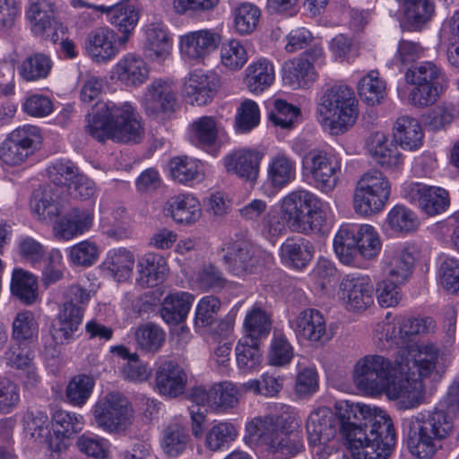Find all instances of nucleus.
<instances>
[{"label": "nucleus", "instance_id": "f257e3e1", "mask_svg": "<svg viewBox=\"0 0 459 459\" xmlns=\"http://www.w3.org/2000/svg\"><path fill=\"white\" fill-rule=\"evenodd\" d=\"M450 364L448 355L435 344L412 346L394 359L370 353L353 365L351 377L356 388L369 397L385 395L398 400L403 410L420 405L426 385L438 382Z\"/></svg>", "mask_w": 459, "mask_h": 459}, {"label": "nucleus", "instance_id": "f03ea898", "mask_svg": "<svg viewBox=\"0 0 459 459\" xmlns=\"http://www.w3.org/2000/svg\"><path fill=\"white\" fill-rule=\"evenodd\" d=\"M339 433L353 459H386L395 443L396 432L382 409L347 400L335 403Z\"/></svg>", "mask_w": 459, "mask_h": 459}, {"label": "nucleus", "instance_id": "7ed1b4c3", "mask_svg": "<svg viewBox=\"0 0 459 459\" xmlns=\"http://www.w3.org/2000/svg\"><path fill=\"white\" fill-rule=\"evenodd\" d=\"M439 407L402 420L406 447L417 459H434L453 437L455 424L448 414L459 415V376L449 386Z\"/></svg>", "mask_w": 459, "mask_h": 459}, {"label": "nucleus", "instance_id": "20e7f679", "mask_svg": "<svg viewBox=\"0 0 459 459\" xmlns=\"http://www.w3.org/2000/svg\"><path fill=\"white\" fill-rule=\"evenodd\" d=\"M329 211V204L314 193L295 189L279 201V212H271L264 218V232L277 237L287 228L305 235L321 231Z\"/></svg>", "mask_w": 459, "mask_h": 459}, {"label": "nucleus", "instance_id": "39448f33", "mask_svg": "<svg viewBox=\"0 0 459 459\" xmlns=\"http://www.w3.org/2000/svg\"><path fill=\"white\" fill-rule=\"evenodd\" d=\"M87 131L100 142L139 143L144 135L141 117L128 101H98L89 115Z\"/></svg>", "mask_w": 459, "mask_h": 459}, {"label": "nucleus", "instance_id": "423d86ee", "mask_svg": "<svg viewBox=\"0 0 459 459\" xmlns=\"http://www.w3.org/2000/svg\"><path fill=\"white\" fill-rule=\"evenodd\" d=\"M245 429L246 438L271 459H290L305 450L301 432L287 420L258 416L249 420Z\"/></svg>", "mask_w": 459, "mask_h": 459}, {"label": "nucleus", "instance_id": "0eeeda50", "mask_svg": "<svg viewBox=\"0 0 459 459\" xmlns=\"http://www.w3.org/2000/svg\"><path fill=\"white\" fill-rule=\"evenodd\" d=\"M359 116L358 100L353 90L345 84H335L323 93L316 108V119L333 135L352 127Z\"/></svg>", "mask_w": 459, "mask_h": 459}, {"label": "nucleus", "instance_id": "6e6552de", "mask_svg": "<svg viewBox=\"0 0 459 459\" xmlns=\"http://www.w3.org/2000/svg\"><path fill=\"white\" fill-rule=\"evenodd\" d=\"M436 328V322L430 316H393L391 312H387L385 318L374 328L373 342L382 351L395 346L405 348L402 351H406L412 346L428 345L429 343H409L412 337L433 333Z\"/></svg>", "mask_w": 459, "mask_h": 459}, {"label": "nucleus", "instance_id": "1a4fd4ad", "mask_svg": "<svg viewBox=\"0 0 459 459\" xmlns=\"http://www.w3.org/2000/svg\"><path fill=\"white\" fill-rule=\"evenodd\" d=\"M404 81L412 86L408 101L417 108H427L437 101L446 89L443 68L432 61L411 65L404 72Z\"/></svg>", "mask_w": 459, "mask_h": 459}, {"label": "nucleus", "instance_id": "9d476101", "mask_svg": "<svg viewBox=\"0 0 459 459\" xmlns=\"http://www.w3.org/2000/svg\"><path fill=\"white\" fill-rule=\"evenodd\" d=\"M91 424L110 435H120L132 426L134 412L132 403L120 392H108L99 397L91 411Z\"/></svg>", "mask_w": 459, "mask_h": 459}, {"label": "nucleus", "instance_id": "9b49d317", "mask_svg": "<svg viewBox=\"0 0 459 459\" xmlns=\"http://www.w3.org/2000/svg\"><path fill=\"white\" fill-rule=\"evenodd\" d=\"M391 184L384 173L370 169L358 180L353 193V208L357 214L368 217L380 212L387 204Z\"/></svg>", "mask_w": 459, "mask_h": 459}, {"label": "nucleus", "instance_id": "f8f14e48", "mask_svg": "<svg viewBox=\"0 0 459 459\" xmlns=\"http://www.w3.org/2000/svg\"><path fill=\"white\" fill-rule=\"evenodd\" d=\"M302 166L322 191L330 192L335 187L342 163L333 152L312 149L304 156Z\"/></svg>", "mask_w": 459, "mask_h": 459}, {"label": "nucleus", "instance_id": "ddd939ff", "mask_svg": "<svg viewBox=\"0 0 459 459\" xmlns=\"http://www.w3.org/2000/svg\"><path fill=\"white\" fill-rule=\"evenodd\" d=\"M221 42V34L212 29L188 31L178 38L179 53L186 63L204 65Z\"/></svg>", "mask_w": 459, "mask_h": 459}, {"label": "nucleus", "instance_id": "4468645a", "mask_svg": "<svg viewBox=\"0 0 459 459\" xmlns=\"http://www.w3.org/2000/svg\"><path fill=\"white\" fill-rule=\"evenodd\" d=\"M305 429L308 446L313 448V452L340 444L337 438V420L328 407L313 410L307 418Z\"/></svg>", "mask_w": 459, "mask_h": 459}, {"label": "nucleus", "instance_id": "2eb2a0df", "mask_svg": "<svg viewBox=\"0 0 459 459\" xmlns=\"http://www.w3.org/2000/svg\"><path fill=\"white\" fill-rule=\"evenodd\" d=\"M338 298L349 311L362 312L374 303V285L368 275L351 273L345 275L338 289Z\"/></svg>", "mask_w": 459, "mask_h": 459}, {"label": "nucleus", "instance_id": "dca6fc26", "mask_svg": "<svg viewBox=\"0 0 459 459\" xmlns=\"http://www.w3.org/2000/svg\"><path fill=\"white\" fill-rule=\"evenodd\" d=\"M189 397L197 405L216 411H227L236 408L241 398L238 384L230 381L216 383L208 388L194 387Z\"/></svg>", "mask_w": 459, "mask_h": 459}, {"label": "nucleus", "instance_id": "f3484780", "mask_svg": "<svg viewBox=\"0 0 459 459\" xmlns=\"http://www.w3.org/2000/svg\"><path fill=\"white\" fill-rule=\"evenodd\" d=\"M401 195L429 216L439 214L449 206L448 192L439 186L420 182H404L401 186Z\"/></svg>", "mask_w": 459, "mask_h": 459}, {"label": "nucleus", "instance_id": "a211bd4d", "mask_svg": "<svg viewBox=\"0 0 459 459\" xmlns=\"http://www.w3.org/2000/svg\"><path fill=\"white\" fill-rule=\"evenodd\" d=\"M420 249L413 242L386 249L381 260L383 274L389 280L405 283L411 277Z\"/></svg>", "mask_w": 459, "mask_h": 459}, {"label": "nucleus", "instance_id": "6ab92c4d", "mask_svg": "<svg viewBox=\"0 0 459 459\" xmlns=\"http://www.w3.org/2000/svg\"><path fill=\"white\" fill-rule=\"evenodd\" d=\"M126 37H118V33L108 26L92 30L87 36L85 50L96 63H108L126 48Z\"/></svg>", "mask_w": 459, "mask_h": 459}, {"label": "nucleus", "instance_id": "aec40b11", "mask_svg": "<svg viewBox=\"0 0 459 459\" xmlns=\"http://www.w3.org/2000/svg\"><path fill=\"white\" fill-rule=\"evenodd\" d=\"M142 105L146 115L152 118L175 112L178 105L176 85L171 81L154 80L146 87Z\"/></svg>", "mask_w": 459, "mask_h": 459}, {"label": "nucleus", "instance_id": "412c9836", "mask_svg": "<svg viewBox=\"0 0 459 459\" xmlns=\"http://www.w3.org/2000/svg\"><path fill=\"white\" fill-rule=\"evenodd\" d=\"M220 85L214 72L195 69L185 77L182 92L190 104L204 106L212 100Z\"/></svg>", "mask_w": 459, "mask_h": 459}, {"label": "nucleus", "instance_id": "4be33fe9", "mask_svg": "<svg viewBox=\"0 0 459 459\" xmlns=\"http://www.w3.org/2000/svg\"><path fill=\"white\" fill-rule=\"evenodd\" d=\"M222 259L229 270L236 275L254 273L262 266V251L244 240L229 242L222 249Z\"/></svg>", "mask_w": 459, "mask_h": 459}, {"label": "nucleus", "instance_id": "5701e85b", "mask_svg": "<svg viewBox=\"0 0 459 459\" xmlns=\"http://www.w3.org/2000/svg\"><path fill=\"white\" fill-rule=\"evenodd\" d=\"M264 152L256 149H238L223 159L227 173L249 183H255L260 173Z\"/></svg>", "mask_w": 459, "mask_h": 459}, {"label": "nucleus", "instance_id": "b1692460", "mask_svg": "<svg viewBox=\"0 0 459 459\" xmlns=\"http://www.w3.org/2000/svg\"><path fill=\"white\" fill-rule=\"evenodd\" d=\"M93 223L94 209L92 206L76 207L55 221L53 232L57 239L69 241L90 231Z\"/></svg>", "mask_w": 459, "mask_h": 459}, {"label": "nucleus", "instance_id": "393cba45", "mask_svg": "<svg viewBox=\"0 0 459 459\" xmlns=\"http://www.w3.org/2000/svg\"><path fill=\"white\" fill-rule=\"evenodd\" d=\"M367 148L376 162L385 170L398 173L403 169V155L396 143L389 141L385 133H371L367 140Z\"/></svg>", "mask_w": 459, "mask_h": 459}, {"label": "nucleus", "instance_id": "a878e982", "mask_svg": "<svg viewBox=\"0 0 459 459\" xmlns=\"http://www.w3.org/2000/svg\"><path fill=\"white\" fill-rule=\"evenodd\" d=\"M85 424L82 415L67 411H56L52 419L53 437L48 441V449L55 453H62L67 449L66 440L80 433Z\"/></svg>", "mask_w": 459, "mask_h": 459}, {"label": "nucleus", "instance_id": "bb28decb", "mask_svg": "<svg viewBox=\"0 0 459 459\" xmlns=\"http://www.w3.org/2000/svg\"><path fill=\"white\" fill-rule=\"evenodd\" d=\"M34 350L30 342L15 341L4 352L8 366L21 371V377L26 387H34L39 382V376L34 365Z\"/></svg>", "mask_w": 459, "mask_h": 459}, {"label": "nucleus", "instance_id": "cd10ccee", "mask_svg": "<svg viewBox=\"0 0 459 459\" xmlns=\"http://www.w3.org/2000/svg\"><path fill=\"white\" fill-rule=\"evenodd\" d=\"M149 74V66L141 56L127 53L112 67L111 79L126 87L137 88L148 80Z\"/></svg>", "mask_w": 459, "mask_h": 459}, {"label": "nucleus", "instance_id": "c85d7f7f", "mask_svg": "<svg viewBox=\"0 0 459 459\" xmlns=\"http://www.w3.org/2000/svg\"><path fill=\"white\" fill-rule=\"evenodd\" d=\"M94 8L108 15L110 24L120 33L118 37H126L125 41L128 43L139 20L134 5L128 1H122L112 6L100 4Z\"/></svg>", "mask_w": 459, "mask_h": 459}, {"label": "nucleus", "instance_id": "c756f323", "mask_svg": "<svg viewBox=\"0 0 459 459\" xmlns=\"http://www.w3.org/2000/svg\"><path fill=\"white\" fill-rule=\"evenodd\" d=\"M296 336L299 339L318 342L326 334V323L323 314L313 308L301 311L290 323Z\"/></svg>", "mask_w": 459, "mask_h": 459}, {"label": "nucleus", "instance_id": "7c9ffc66", "mask_svg": "<svg viewBox=\"0 0 459 459\" xmlns=\"http://www.w3.org/2000/svg\"><path fill=\"white\" fill-rule=\"evenodd\" d=\"M137 282L143 287H155L162 283L169 274L167 259L160 254L149 252L137 263Z\"/></svg>", "mask_w": 459, "mask_h": 459}, {"label": "nucleus", "instance_id": "2f4dec72", "mask_svg": "<svg viewBox=\"0 0 459 459\" xmlns=\"http://www.w3.org/2000/svg\"><path fill=\"white\" fill-rule=\"evenodd\" d=\"M275 80V68L272 60L258 57L245 69L244 83L253 94H261L269 89Z\"/></svg>", "mask_w": 459, "mask_h": 459}, {"label": "nucleus", "instance_id": "473e14b6", "mask_svg": "<svg viewBox=\"0 0 459 459\" xmlns=\"http://www.w3.org/2000/svg\"><path fill=\"white\" fill-rule=\"evenodd\" d=\"M156 386L159 392L169 397H177L185 391L187 375L185 370L174 361H165L156 371Z\"/></svg>", "mask_w": 459, "mask_h": 459}, {"label": "nucleus", "instance_id": "72a5a7b5", "mask_svg": "<svg viewBox=\"0 0 459 459\" xmlns=\"http://www.w3.org/2000/svg\"><path fill=\"white\" fill-rule=\"evenodd\" d=\"M169 172L173 181L184 186H193L205 178L204 165L195 158L176 156L169 161Z\"/></svg>", "mask_w": 459, "mask_h": 459}, {"label": "nucleus", "instance_id": "f704fd0d", "mask_svg": "<svg viewBox=\"0 0 459 459\" xmlns=\"http://www.w3.org/2000/svg\"><path fill=\"white\" fill-rule=\"evenodd\" d=\"M295 160L284 152L272 156L266 167V183L275 190H281L296 178Z\"/></svg>", "mask_w": 459, "mask_h": 459}, {"label": "nucleus", "instance_id": "c9c22d12", "mask_svg": "<svg viewBox=\"0 0 459 459\" xmlns=\"http://www.w3.org/2000/svg\"><path fill=\"white\" fill-rule=\"evenodd\" d=\"M165 210L178 224L190 225L197 221L202 215L198 199L191 194H180L171 197Z\"/></svg>", "mask_w": 459, "mask_h": 459}, {"label": "nucleus", "instance_id": "e433bc0d", "mask_svg": "<svg viewBox=\"0 0 459 459\" xmlns=\"http://www.w3.org/2000/svg\"><path fill=\"white\" fill-rule=\"evenodd\" d=\"M418 215L403 204H396L387 212L384 221V230L391 234L404 237L418 230Z\"/></svg>", "mask_w": 459, "mask_h": 459}, {"label": "nucleus", "instance_id": "4c0bfd02", "mask_svg": "<svg viewBox=\"0 0 459 459\" xmlns=\"http://www.w3.org/2000/svg\"><path fill=\"white\" fill-rule=\"evenodd\" d=\"M280 256L288 266L302 269L312 260L314 247L304 238H288L281 246Z\"/></svg>", "mask_w": 459, "mask_h": 459}, {"label": "nucleus", "instance_id": "58836bf2", "mask_svg": "<svg viewBox=\"0 0 459 459\" xmlns=\"http://www.w3.org/2000/svg\"><path fill=\"white\" fill-rule=\"evenodd\" d=\"M359 229V224L344 223L334 236L333 250L343 264L351 265L356 261Z\"/></svg>", "mask_w": 459, "mask_h": 459}, {"label": "nucleus", "instance_id": "ea45409f", "mask_svg": "<svg viewBox=\"0 0 459 459\" xmlns=\"http://www.w3.org/2000/svg\"><path fill=\"white\" fill-rule=\"evenodd\" d=\"M194 300L195 296L190 292H170L163 299L160 316L168 324H180L186 319Z\"/></svg>", "mask_w": 459, "mask_h": 459}, {"label": "nucleus", "instance_id": "a19ab883", "mask_svg": "<svg viewBox=\"0 0 459 459\" xmlns=\"http://www.w3.org/2000/svg\"><path fill=\"white\" fill-rule=\"evenodd\" d=\"M189 435L182 418H175L162 430L160 447L169 457H177L186 448Z\"/></svg>", "mask_w": 459, "mask_h": 459}, {"label": "nucleus", "instance_id": "79ce46f5", "mask_svg": "<svg viewBox=\"0 0 459 459\" xmlns=\"http://www.w3.org/2000/svg\"><path fill=\"white\" fill-rule=\"evenodd\" d=\"M144 50L150 58L165 60L172 49V39L169 30L161 24L152 23L145 29Z\"/></svg>", "mask_w": 459, "mask_h": 459}, {"label": "nucleus", "instance_id": "37998d69", "mask_svg": "<svg viewBox=\"0 0 459 459\" xmlns=\"http://www.w3.org/2000/svg\"><path fill=\"white\" fill-rule=\"evenodd\" d=\"M394 136L399 145L408 151H416L423 144V130L420 122L410 116H402L395 121Z\"/></svg>", "mask_w": 459, "mask_h": 459}, {"label": "nucleus", "instance_id": "c03bdc74", "mask_svg": "<svg viewBox=\"0 0 459 459\" xmlns=\"http://www.w3.org/2000/svg\"><path fill=\"white\" fill-rule=\"evenodd\" d=\"M317 79L315 67L308 60L296 58L285 64L282 81L292 89H305Z\"/></svg>", "mask_w": 459, "mask_h": 459}, {"label": "nucleus", "instance_id": "a18cd8bd", "mask_svg": "<svg viewBox=\"0 0 459 459\" xmlns=\"http://www.w3.org/2000/svg\"><path fill=\"white\" fill-rule=\"evenodd\" d=\"M111 351L126 360L120 368V375L125 380L142 383L150 378L152 368L147 363L141 360L136 353H131L126 347L122 345L112 347Z\"/></svg>", "mask_w": 459, "mask_h": 459}, {"label": "nucleus", "instance_id": "49530a36", "mask_svg": "<svg viewBox=\"0 0 459 459\" xmlns=\"http://www.w3.org/2000/svg\"><path fill=\"white\" fill-rule=\"evenodd\" d=\"M82 315L59 307L50 328L55 342L64 344L73 341L82 325Z\"/></svg>", "mask_w": 459, "mask_h": 459}, {"label": "nucleus", "instance_id": "de8ad7c7", "mask_svg": "<svg viewBox=\"0 0 459 459\" xmlns=\"http://www.w3.org/2000/svg\"><path fill=\"white\" fill-rule=\"evenodd\" d=\"M220 133L216 117L204 116L194 120L188 128L189 141L195 146L206 149L213 146Z\"/></svg>", "mask_w": 459, "mask_h": 459}, {"label": "nucleus", "instance_id": "09e8293b", "mask_svg": "<svg viewBox=\"0 0 459 459\" xmlns=\"http://www.w3.org/2000/svg\"><path fill=\"white\" fill-rule=\"evenodd\" d=\"M134 265V254L126 247L110 249L101 264L103 270L117 281L128 279L132 274Z\"/></svg>", "mask_w": 459, "mask_h": 459}, {"label": "nucleus", "instance_id": "8fccbe9b", "mask_svg": "<svg viewBox=\"0 0 459 459\" xmlns=\"http://www.w3.org/2000/svg\"><path fill=\"white\" fill-rule=\"evenodd\" d=\"M398 13L410 26L417 29L427 23L434 14L431 0H396Z\"/></svg>", "mask_w": 459, "mask_h": 459}, {"label": "nucleus", "instance_id": "3c124183", "mask_svg": "<svg viewBox=\"0 0 459 459\" xmlns=\"http://www.w3.org/2000/svg\"><path fill=\"white\" fill-rule=\"evenodd\" d=\"M232 18L235 33L247 36L256 30L261 19V10L252 3L243 2L233 8Z\"/></svg>", "mask_w": 459, "mask_h": 459}, {"label": "nucleus", "instance_id": "603ef678", "mask_svg": "<svg viewBox=\"0 0 459 459\" xmlns=\"http://www.w3.org/2000/svg\"><path fill=\"white\" fill-rule=\"evenodd\" d=\"M221 307V299L213 295L203 297L195 309L194 327L195 332L204 334L217 322Z\"/></svg>", "mask_w": 459, "mask_h": 459}, {"label": "nucleus", "instance_id": "864d4df0", "mask_svg": "<svg viewBox=\"0 0 459 459\" xmlns=\"http://www.w3.org/2000/svg\"><path fill=\"white\" fill-rule=\"evenodd\" d=\"M52 66L53 63L49 56L44 53H34L22 61L18 66V74L26 82H37L46 79Z\"/></svg>", "mask_w": 459, "mask_h": 459}, {"label": "nucleus", "instance_id": "5fc2aeb1", "mask_svg": "<svg viewBox=\"0 0 459 459\" xmlns=\"http://www.w3.org/2000/svg\"><path fill=\"white\" fill-rule=\"evenodd\" d=\"M11 290L21 301L31 305L36 302L39 295L37 278L22 269H14L12 276Z\"/></svg>", "mask_w": 459, "mask_h": 459}, {"label": "nucleus", "instance_id": "6e6d98bb", "mask_svg": "<svg viewBox=\"0 0 459 459\" xmlns=\"http://www.w3.org/2000/svg\"><path fill=\"white\" fill-rule=\"evenodd\" d=\"M75 446L79 452L93 459H109L111 455V442L90 431L78 437Z\"/></svg>", "mask_w": 459, "mask_h": 459}, {"label": "nucleus", "instance_id": "4d7b16f0", "mask_svg": "<svg viewBox=\"0 0 459 459\" xmlns=\"http://www.w3.org/2000/svg\"><path fill=\"white\" fill-rule=\"evenodd\" d=\"M244 328L246 331L245 337L260 341L266 338L271 332V317L265 310L255 305L246 315Z\"/></svg>", "mask_w": 459, "mask_h": 459}, {"label": "nucleus", "instance_id": "13d9d810", "mask_svg": "<svg viewBox=\"0 0 459 459\" xmlns=\"http://www.w3.org/2000/svg\"><path fill=\"white\" fill-rule=\"evenodd\" d=\"M259 341L243 336L237 343L236 359L239 369L243 372H251L256 369L261 363V351Z\"/></svg>", "mask_w": 459, "mask_h": 459}, {"label": "nucleus", "instance_id": "bf43d9fd", "mask_svg": "<svg viewBox=\"0 0 459 459\" xmlns=\"http://www.w3.org/2000/svg\"><path fill=\"white\" fill-rule=\"evenodd\" d=\"M26 17L36 34L43 33L51 26L54 18V5L49 0H30Z\"/></svg>", "mask_w": 459, "mask_h": 459}, {"label": "nucleus", "instance_id": "052dcab7", "mask_svg": "<svg viewBox=\"0 0 459 459\" xmlns=\"http://www.w3.org/2000/svg\"><path fill=\"white\" fill-rule=\"evenodd\" d=\"M361 100L368 105L379 104L386 96V83L377 71H370L358 84Z\"/></svg>", "mask_w": 459, "mask_h": 459}, {"label": "nucleus", "instance_id": "680f3d73", "mask_svg": "<svg viewBox=\"0 0 459 459\" xmlns=\"http://www.w3.org/2000/svg\"><path fill=\"white\" fill-rule=\"evenodd\" d=\"M100 253L99 244L91 239H85L67 249V258L74 266L90 267L98 262Z\"/></svg>", "mask_w": 459, "mask_h": 459}, {"label": "nucleus", "instance_id": "e2e57ef3", "mask_svg": "<svg viewBox=\"0 0 459 459\" xmlns=\"http://www.w3.org/2000/svg\"><path fill=\"white\" fill-rule=\"evenodd\" d=\"M248 55L240 40L230 39L224 41L220 48L221 65L230 71L240 70L247 62Z\"/></svg>", "mask_w": 459, "mask_h": 459}, {"label": "nucleus", "instance_id": "0e129e2a", "mask_svg": "<svg viewBox=\"0 0 459 459\" xmlns=\"http://www.w3.org/2000/svg\"><path fill=\"white\" fill-rule=\"evenodd\" d=\"M238 435L237 427L231 422L215 423L206 433L205 446L211 451L222 450Z\"/></svg>", "mask_w": 459, "mask_h": 459}, {"label": "nucleus", "instance_id": "69168bd1", "mask_svg": "<svg viewBox=\"0 0 459 459\" xmlns=\"http://www.w3.org/2000/svg\"><path fill=\"white\" fill-rule=\"evenodd\" d=\"M22 422L28 435L36 441L48 446L49 438L54 437L50 432L49 419L45 412L28 411L22 418Z\"/></svg>", "mask_w": 459, "mask_h": 459}, {"label": "nucleus", "instance_id": "338daca9", "mask_svg": "<svg viewBox=\"0 0 459 459\" xmlns=\"http://www.w3.org/2000/svg\"><path fill=\"white\" fill-rule=\"evenodd\" d=\"M294 357V348L283 333H274L270 342L267 362L273 367H285Z\"/></svg>", "mask_w": 459, "mask_h": 459}, {"label": "nucleus", "instance_id": "774afa93", "mask_svg": "<svg viewBox=\"0 0 459 459\" xmlns=\"http://www.w3.org/2000/svg\"><path fill=\"white\" fill-rule=\"evenodd\" d=\"M32 213L38 220L45 222L53 221L61 213L59 203L53 199L50 194L44 190L43 192H35L30 200Z\"/></svg>", "mask_w": 459, "mask_h": 459}]
</instances>
